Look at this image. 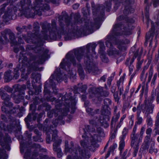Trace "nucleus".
<instances>
[{"instance_id":"27","label":"nucleus","mask_w":159,"mask_h":159,"mask_svg":"<svg viewBox=\"0 0 159 159\" xmlns=\"http://www.w3.org/2000/svg\"><path fill=\"white\" fill-rule=\"evenodd\" d=\"M77 67L78 68V72L80 77V78L81 79H83L84 77V75L83 68L81 66L80 64H77Z\"/></svg>"},{"instance_id":"58","label":"nucleus","mask_w":159,"mask_h":159,"mask_svg":"<svg viewBox=\"0 0 159 159\" xmlns=\"http://www.w3.org/2000/svg\"><path fill=\"white\" fill-rule=\"evenodd\" d=\"M114 98L116 101H118L119 100V98L117 92L114 93Z\"/></svg>"},{"instance_id":"49","label":"nucleus","mask_w":159,"mask_h":159,"mask_svg":"<svg viewBox=\"0 0 159 159\" xmlns=\"http://www.w3.org/2000/svg\"><path fill=\"white\" fill-rule=\"evenodd\" d=\"M152 2L153 7H156L158 5L159 0H152Z\"/></svg>"},{"instance_id":"24","label":"nucleus","mask_w":159,"mask_h":159,"mask_svg":"<svg viewBox=\"0 0 159 159\" xmlns=\"http://www.w3.org/2000/svg\"><path fill=\"white\" fill-rule=\"evenodd\" d=\"M142 51L141 50L140 52V55L137 58V60L138 62L137 63L136 65V71H138L140 69L142 64L143 63V60L142 59L141 60V58L140 57V55L142 54Z\"/></svg>"},{"instance_id":"33","label":"nucleus","mask_w":159,"mask_h":159,"mask_svg":"<svg viewBox=\"0 0 159 159\" xmlns=\"http://www.w3.org/2000/svg\"><path fill=\"white\" fill-rule=\"evenodd\" d=\"M128 130L129 129L128 128L125 127L123 130L122 134L120 137V139H125L126 135L128 133Z\"/></svg>"},{"instance_id":"42","label":"nucleus","mask_w":159,"mask_h":159,"mask_svg":"<svg viewBox=\"0 0 159 159\" xmlns=\"http://www.w3.org/2000/svg\"><path fill=\"white\" fill-rule=\"evenodd\" d=\"M154 125L159 126V111L156 117Z\"/></svg>"},{"instance_id":"3","label":"nucleus","mask_w":159,"mask_h":159,"mask_svg":"<svg viewBox=\"0 0 159 159\" xmlns=\"http://www.w3.org/2000/svg\"><path fill=\"white\" fill-rule=\"evenodd\" d=\"M84 130L83 139L80 141L81 147L78 145L74 146L71 141L70 143L71 147H69L68 142L65 141V152L71 154L68 156L67 159H89L91 156L89 150L97 147L100 137L104 136L103 130L101 128H98L96 131L93 127L86 125Z\"/></svg>"},{"instance_id":"22","label":"nucleus","mask_w":159,"mask_h":159,"mask_svg":"<svg viewBox=\"0 0 159 159\" xmlns=\"http://www.w3.org/2000/svg\"><path fill=\"white\" fill-rule=\"evenodd\" d=\"M130 43V41L126 39L120 41L118 43V48L121 50H125L126 48V45Z\"/></svg>"},{"instance_id":"28","label":"nucleus","mask_w":159,"mask_h":159,"mask_svg":"<svg viewBox=\"0 0 159 159\" xmlns=\"http://www.w3.org/2000/svg\"><path fill=\"white\" fill-rule=\"evenodd\" d=\"M86 111L88 114L91 116H93L97 113L99 111V109L93 110L90 107L86 108Z\"/></svg>"},{"instance_id":"16","label":"nucleus","mask_w":159,"mask_h":159,"mask_svg":"<svg viewBox=\"0 0 159 159\" xmlns=\"http://www.w3.org/2000/svg\"><path fill=\"white\" fill-rule=\"evenodd\" d=\"M146 102L145 101L143 104H141V102H139L137 106L138 111L137 112L136 119L137 121L136 122V123L139 125H141L143 122V119L142 117L140 116L141 111H142V107L144 105L147 106Z\"/></svg>"},{"instance_id":"63","label":"nucleus","mask_w":159,"mask_h":159,"mask_svg":"<svg viewBox=\"0 0 159 159\" xmlns=\"http://www.w3.org/2000/svg\"><path fill=\"white\" fill-rule=\"evenodd\" d=\"M11 139L9 136H7L6 137L4 138V140L5 142H9L11 141Z\"/></svg>"},{"instance_id":"45","label":"nucleus","mask_w":159,"mask_h":159,"mask_svg":"<svg viewBox=\"0 0 159 159\" xmlns=\"http://www.w3.org/2000/svg\"><path fill=\"white\" fill-rule=\"evenodd\" d=\"M155 18L157 19L156 24L159 25V10H157L156 11V16Z\"/></svg>"},{"instance_id":"44","label":"nucleus","mask_w":159,"mask_h":159,"mask_svg":"<svg viewBox=\"0 0 159 159\" xmlns=\"http://www.w3.org/2000/svg\"><path fill=\"white\" fill-rule=\"evenodd\" d=\"M148 128L146 130V133L147 135L151 136V134L152 132V129L151 127H147Z\"/></svg>"},{"instance_id":"1","label":"nucleus","mask_w":159,"mask_h":159,"mask_svg":"<svg viewBox=\"0 0 159 159\" xmlns=\"http://www.w3.org/2000/svg\"><path fill=\"white\" fill-rule=\"evenodd\" d=\"M42 34L38 35L40 26L38 22H35L34 24V30L35 32L30 35L28 34V37H26L24 35H23V37L27 43L32 42L36 44L34 47H32L31 46L28 45L26 48L27 52L30 50H34L36 53L39 54L37 56H30V59L28 61V58L24 56L22 53L24 50L22 47H20L22 52H20V57L19 61L20 63L22 64V66L23 67L25 65L28 66V74L25 75L22 73L21 75L22 80H25L28 77V74H29L32 70L41 71L42 68H39V65L41 64L45 61L46 59L48 56V50L47 49H42L41 46L43 45V41L47 40L50 39L56 40L60 39L61 35H64L66 34H62L60 31V26L58 29L57 28L56 21L54 20L52 21L51 27L50 24L47 22H45L42 25Z\"/></svg>"},{"instance_id":"30","label":"nucleus","mask_w":159,"mask_h":159,"mask_svg":"<svg viewBox=\"0 0 159 159\" xmlns=\"http://www.w3.org/2000/svg\"><path fill=\"white\" fill-rule=\"evenodd\" d=\"M156 93L155 92H152L151 97H150L148 99V104L147 103V101L146 100H145L144 102H145V101H146V104L147 105H148L151 104H152V102H153V101L154 99V98L156 96Z\"/></svg>"},{"instance_id":"20","label":"nucleus","mask_w":159,"mask_h":159,"mask_svg":"<svg viewBox=\"0 0 159 159\" xmlns=\"http://www.w3.org/2000/svg\"><path fill=\"white\" fill-rule=\"evenodd\" d=\"M100 49L99 50V53L100 55V57L102 61L105 63H107L108 61L107 58L106 57L104 51L105 50V47L103 43L100 44Z\"/></svg>"},{"instance_id":"31","label":"nucleus","mask_w":159,"mask_h":159,"mask_svg":"<svg viewBox=\"0 0 159 159\" xmlns=\"http://www.w3.org/2000/svg\"><path fill=\"white\" fill-rule=\"evenodd\" d=\"M107 52L109 56L114 55L116 56V55H118L119 53V51H118L116 49H113L111 50V49L108 50Z\"/></svg>"},{"instance_id":"53","label":"nucleus","mask_w":159,"mask_h":159,"mask_svg":"<svg viewBox=\"0 0 159 159\" xmlns=\"http://www.w3.org/2000/svg\"><path fill=\"white\" fill-rule=\"evenodd\" d=\"M151 137V136L149 135H146L145 137L144 142L145 143H149Z\"/></svg>"},{"instance_id":"39","label":"nucleus","mask_w":159,"mask_h":159,"mask_svg":"<svg viewBox=\"0 0 159 159\" xmlns=\"http://www.w3.org/2000/svg\"><path fill=\"white\" fill-rule=\"evenodd\" d=\"M19 69L18 67H16L14 69L13 73L14 74L13 77L15 78V79H17L18 77L19 76L20 74L19 72Z\"/></svg>"},{"instance_id":"4","label":"nucleus","mask_w":159,"mask_h":159,"mask_svg":"<svg viewBox=\"0 0 159 159\" xmlns=\"http://www.w3.org/2000/svg\"><path fill=\"white\" fill-rule=\"evenodd\" d=\"M97 46L95 43L88 44L86 47V53H84V50L82 48L74 50L68 52L60 64L61 67L62 69H66L67 66L69 68L71 64L74 66L77 64V61L80 62L83 59L84 56V68L88 72L93 71L96 69L95 64L93 61V57L97 58L94 50Z\"/></svg>"},{"instance_id":"51","label":"nucleus","mask_w":159,"mask_h":159,"mask_svg":"<svg viewBox=\"0 0 159 159\" xmlns=\"http://www.w3.org/2000/svg\"><path fill=\"white\" fill-rule=\"evenodd\" d=\"M123 80L121 78H120L119 80L117 81V85L118 87H121V86H123Z\"/></svg>"},{"instance_id":"48","label":"nucleus","mask_w":159,"mask_h":159,"mask_svg":"<svg viewBox=\"0 0 159 159\" xmlns=\"http://www.w3.org/2000/svg\"><path fill=\"white\" fill-rule=\"evenodd\" d=\"M4 90H6L8 93H11L13 91V89L8 86H6L4 87Z\"/></svg>"},{"instance_id":"55","label":"nucleus","mask_w":159,"mask_h":159,"mask_svg":"<svg viewBox=\"0 0 159 159\" xmlns=\"http://www.w3.org/2000/svg\"><path fill=\"white\" fill-rule=\"evenodd\" d=\"M87 88V86L86 85H82L81 88H80V91L82 92H84L86 90Z\"/></svg>"},{"instance_id":"50","label":"nucleus","mask_w":159,"mask_h":159,"mask_svg":"<svg viewBox=\"0 0 159 159\" xmlns=\"http://www.w3.org/2000/svg\"><path fill=\"white\" fill-rule=\"evenodd\" d=\"M154 131L156 135H159V126L154 125Z\"/></svg>"},{"instance_id":"14","label":"nucleus","mask_w":159,"mask_h":159,"mask_svg":"<svg viewBox=\"0 0 159 159\" xmlns=\"http://www.w3.org/2000/svg\"><path fill=\"white\" fill-rule=\"evenodd\" d=\"M90 95L89 97L92 98L97 96V94H100L102 96L107 97L109 94V92L107 91H103V88L102 87L98 88L93 87L89 89Z\"/></svg>"},{"instance_id":"46","label":"nucleus","mask_w":159,"mask_h":159,"mask_svg":"<svg viewBox=\"0 0 159 159\" xmlns=\"http://www.w3.org/2000/svg\"><path fill=\"white\" fill-rule=\"evenodd\" d=\"M104 103L105 105L108 106L111 104V101L110 99L106 98L104 99Z\"/></svg>"},{"instance_id":"41","label":"nucleus","mask_w":159,"mask_h":159,"mask_svg":"<svg viewBox=\"0 0 159 159\" xmlns=\"http://www.w3.org/2000/svg\"><path fill=\"white\" fill-rule=\"evenodd\" d=\"M145 73L143 74V72H142V73L140 76V78L141 81L145 82L146 80L148 73H147L145 75H144Z\"/></svg>"},{"instance_id":"12","label":"nucleus","mask_w":159,"mask_h":159,"mask_svg":"<svg viewBox=\"0 0 159 159\" xmlns=\"http://www.w3.org/2000/svg\"><path fill=\"white\" fill-rule=\"evenodd\" d=\"M140 135L138 133H131L130 134V139L131 141V146L133 148L134 152L133 156L135 157L138 151L139 143L138 139L139 138Z\"/></svg>"},{"instance_id":"25","label":"nucleus","mask_w":159,"mask_h":159,"mask_svg":"<svg viewBox=\"0 0 159 159\" xmlns=\"http://www.w3.org/2000/svg\"><path fill=\"white\" fill-rule=\"evenodd\" d=\"M11 71L9 70L6 71L5 74L4 78L7 82H8L11 81L13 78V76L11 75Z\"/></svg>"},{"instance_id":"23","label":"nucleus","mask_w":159,"mask_h":159,"mask_svg":"<svg viewBox=\"0 0 159 159\" xmlns=\"http://www.w3.org/2000/svg\"><path fill=\"white\" fill-rule=\"evenodd\" d=\"M120 116V113L119 112L116 113L114 116H113L111 119V126L112 128L113 127L114 125H115L116 122L119 119Z\"/></svg>"},{"instance_id":"15","label":"nucleus","mask_w":159,"mask_h":159,"mask_svg":"<svg viewBox=\"0 0 159 159\" xmlns=\"http://www.w3.org/2000/svg\"><path fill=\"white\" fill-rule=\"evenodd\" d=\"M104 107H103L101 110V113L103 115H104L103 120L101 121L100 122L104 128H107L109 126V124L108 122L110 120L109 115L111 114L110 112L108 110H104Z\"/></svg>"},{"instance_id":"57","label":"nucleus","mask_w":159,"mask_h":159,"mask_svg":"<svg viewBox=\"0 0 159 159\" xmlns=\"http://www.w3.org/2000/svg\"><path fill=\"white\" fill-rule=\"evenodd\" d=\"M118 89L120 92L119 94L121 95L122 94L124 91L123 86H121V87L119 86V87H118Z\"/></svg>"},{"instance_id":"19","label":"nucleus","mask_w":159,"mask_h":159,"mask_svg":"<svg viewBox=\"0 0 159 159\" xmlns=\"http://www.w3.org/2000/svg\"><path fill=\"white\" fill-rule=\"evenodd\" d=\"M8 105V107H7L6 106H3L2 107V111L6 114L7 113H14L18 111V110L20 106L17 105V107H12V104L11 106Z\"/></svg>"},{"instance_id":"5","label":"nucleus","mask_w":159,"mask_h":159,"mask_svg":"<svg viewBox=\"0 0 159 159\" xmlns=\"http://www.w3.org/2000/svg\"><path fill=\"white\" fill-rule=\"evenodd\" d=\"M30 0H20L17 5V7L8 9L3 16L4 20L7 21L12 19V16L16 14L17 8L22 14L27 18L33 17L35 15L40 16L43 11H48L50 9L49 6L44 3L42 0H35L33 2V6L31 5Z\"/></svg>"},{"instance_id":"64","label":"nucleus","mask_w":159,"mask_h":159,"mask_svg":"<svg viewBox=\"0 0 159 159\" xmlns=\"http://www.w3.org/2000/svg\"><path fill=\"white\" fill-rule=\"evenodd\" d=\"M58 120L56 119L54 120L53 122V125H54V127H56L58 124Z\"/></svg>"},{"instance_id":"17","label":"nucleus","mask_w":159,"mask_h":159,"mask_svg":"<svg viewBox=\"0 0 159 159\" xmlns=\"http://www.w3.org/2000/svg\"><path fill=\"white\" fill-rule=\"evenodd\" d=\"M4 90L3 88L2 87L0 89V95H1L2 99L4 101L3 103L4 104L5 106L8 107V105H9L10 106H11L12 103L10 102V97L9 95L7 93H4Z\"/></svg>"},{"instance_id":"11","label":"nucleus","mask_w":159,"mask_h":159,"mask_svg":"<svg viewBox=\"0 0 159 159\" xmlns=\"http://www.w3.org/2000/svg\"><path fill=\"white\" fill-rule=\"evenodd\" d=\"M13 87L14 88L15 93H18L17 94L18 95L14 96L13 99L16 103H18L23 98L22 95L24 94V90L26 89V86L25 85L16 84L13 86Z\"/></svg>"},{"instance_id":"8","label":"nucleus","mask_w":159,"mask_h":159,"mask_svg":"<svg viewBox=\"0 0 159 159\" xmlns=\"http://www.w3.org/2000/svg\"><path fill=\"white\" fill-rule=\"evenodd\" d=\"M57 130L54 129L53 127L51 128L46 133V142L47 143H50L52 141L54 142L52 148L53 151L56 152L61 150L60 146L62 143V139H57Z\"/></svg>"},{"instance_id":"61","label":"nucleus","mask_w":159,"mask_h":159,"mask_svg":"<svg viewBox=\"0 0 159 159\" xmlns=\"http://www.w3.org/2000/svg\"><path fill=\"white\" fill-rule=\"evenodd\" d=\"M56 152L57 153V156L58 158H60L63 155V154L61 150L59 152Z\"/></svg>"},{"instance_id":"9","label":"nucleus","mask_w":159,"mask_h":159,"mask_svg":"<svg viewBox=\"0 0 159 159\" xmlns=\"http://www.w3.org/2000/svg\"><path fill=\"white\" fill-rule=\"evenodd\" d=\"M1 36L0 35V42L4 43L9 42L7 35H9V39L11 41V46L17 45V42H16L15 34L9 29H6L1 32Z\"/></svg>"},{"instance_id":"21","label":"nucleus","mask_w":159,"mask_h":159,"mask_svg":"<svg viewBox=\"0 0 159 159\" xmlns=\"http://www.w3.org/2000/svg\"><path fill=\"white\" fill-rule=\"evenodd\" d=\"M144 3L146 4V7L145 9V18L147 20L146 23L147 25V28L149 26V4L148 3V0H144Z\"/></svg>"},{"instance_id":"37","label":"nucleus","mask_w":159,"mask_h":159,"mask_svg":"<svg viewBox=\"0 0 159 159\" xmlns=\"http://www.w3.org/2000/svg\"><path fill=\"white\" fill-rule=\"evenodd\" d=\"M157 152V150L155 148L154 143H152L149 150V152L152 154L154 152L155 154H156Z\"/></svg>"},{"instance_id":"38","label":"nucleus","mask_w":159,"mask_h":159,"mask_svg":"<svg viewBox=\"0 0 159 159\" xmlns=\"http://www.w3.org/2000/svg\"><path fill=\"white\" fill-rule=\"evenodd\" d=\"M150 146L149 143H145L143 142L142 145V148L145 152L147 151Z\"/></svg>"},{"instance_id":"32","label":"nucleus","mask_w":159,"mask_h":159,"mask_svg":"<svg viewBox=\"0 0 159 159\" xmlns=\"http://www.w3.org/2000/svg\"><path fill=\"white\" fill-rule=\"evenodd\" d=\"M120 142L119 146V149L120 151V154H121L122 153V151L125 146V139H120Z\"/></svg>"},{"instance_id":"7","label":"nucleus","mask_w":159,"mask_h":159,"mask_svg":"<svg viewBox=\"0 0 159 159\" xmlns=\"http://www.w3.org/2000/svg\"><path fill=\"white\" fill-rule=\"evenodd\" d=\"M125 17L124 16H120L116 19V23L113 25V29L111 33V37L112 38L116 36H118L122 34L126 35H129L132 34L131 30L133 29L132 27L130 28V26L128 27L129 28H126V27H123V33L120 34V31L123 27L122 25V20H123Z\"/></svg>"},{"instance_id":"43","label":"nucleus","mask_w":159,"mask_h":159,"mask_svg":"<svg viewBox=\"0 0 159 159\" xmlns=\"http://www.w3.org/2000/svg\"><path fill=\"white\" fill-rule=\"evenodd\" d=\"M59 0H44L45 1L49 3L51 2L57 5H58L59 4Z\"/></svg>"},{"instance_id":"34","label":"nucleus","mask_w":159,"mask_h":159,"mask_svg":"<svg viewBox=\"0 0 159 159\" xmlns=\"http://www.w3.org/2000/svg\"><path fill=\"white\" fill-rule=\"evenodd\" d=\"M145 128L144 126H142L141 128L140 133L139 134L140 135L139 138L138 139L139 143H141L143 137V135L145 131Z\"/></svg>"},{"instance_id":"59","label":"nucleus","mask_w":159,"mask_h":159,"mask_svg":"<svg viewBox=\"0 0 159 159\" xmlns=\"http://www.w3.org/2000/svg\"><path fill=\"white\" fill-rule=\"evenodd\" d=\"M106 46L110 48H111L112 47L111 43L110 42L109 40H107L106 42Z\"/></svg>"},{"instance_id":"29","label":"nucleus","mask_w":159,"mask_h":159,"mask_svg":"<svg viewBox=\"0 0 159 159\" xmlns=\"http://www.w3.org/2000/svg\"><path fill=\"white\" fill-rule=\"evenodd\" d=\"M10 124L11 125L9 126V127L8 126V129L9 131H11V130H13L14 128L15 127L16 124V120L15 118H12L10 120Z\"/></svg>"},{"instance_id":"47","label":"nucleus","mask_w":159,"mask_h":159,"mask_svg":"<svg viewBox=\"0 0 159 159\" xmlns=\"http://www.w3.org/2000/svg\"><path fill=\"white\" fill-rule=\"evenodd\" d=\"M117 145L116 144L114 143L113 145L110 147L108 150V152H111L114 151V150L117 148Z\"/></svg>"},{"instance_id":"52","label":"nucleus","mask_w":159,"mask_h":159,"mask_svg":"<svg viewBox=\"0 0 159 159\" xmlns=\"http://www.w3.org/2000/svg\"><path fill=\"white\" fill-rule=\"evenodd\" d=\"M26 26H23L22 28L20 27H17L16 28V30L20 33L22 32L24 29H25Z\"/></svg>"},{"instance_id":"2","label":"nucleus","mask_w":159,"mask_h":159,"mask_svg":"<svg viewBox=\"0 0 159 159\" xmlns=\"http://www.w3.org/2000/svg\"><path fill=\"white\" fill-rule=\"evenodd\" d=\"M111 1H113L115 3L114 8L116 10L118 7L122 4L125 7L123 11L124 15H126L133 12L134 9L131 7V0H108L106 1L104 4L106 7L103 5L98 6L96 8L92 7L94 20V23L90 22L89 20H85L84 22L82 23L80 16L79 13H75L74 16V20L68 16L65 11L62 12L61 15L59 17V22L60 26V31L62 34H70L74 36H79L85 34L93 27L101 19L104 15L105 9L107 12H109L111 8ZM89 9L83 8L82 10V13L84 17L89 18Z\"/></svg>"},{"instance_id":"40","label":"nucleus","mask_w":159,"mask_h":159,"mask_svg":"<svg viewBox=\"0 0 159 159\" xmlns=\"http://www.w3.org/2000/svg\"><path fill=\"white\" fill-rule=\"evenodd\" d=\"M34 147L38 149L40 151L43 152H46L47 149L45 148H42L40 146V145L38 144H34Z\"/></svg>"},{"instance_id":"13","label":"nucleus","mask_w":159,"mask_h":159,"mask_svg":"<svg viewBox=\"0 0 159 159\" xmlns=\"http://www.w3.org/2000/svg\"><path fill=\"white\" fill-rule=\"evenodd\" d=\"M33 148H28L25 153V157L29 159H56L54 157H48L46 155L43 156H39L38 153L37 152H32L34 150Z\"/></svg>"},{"instance_id":"6","label":"nucleus","mask_w":159,"mask_h":159,"mask_svg":"<svg viewBox=\"0 0 159 159\" xmlns=\"http://www.w3.org/2000/svg\"><path fill=\"white\" fill-rule=\"evenodd\" d=\"M76 103L75 100L72 101L70 100L66 99L64 100V105L57 104L55 109L48 112V115L50 118L52 117L53 115L55 117L59 115V118L61 119L63 116L67 115V113L69 111L70 108H75Z\"/></svg>"},{"instance_id":"35","label":"nucleus","mask_w":159,"mask_h":159,"mask_svg":"<svg viewBox=\"0 0 159 159\" xmlns=\"http://www.w3.org/2000/svg\"><path fill=\"white\" fill-rule=\"evenodd\" d=\"M32 116L33 117V120H36L37 117V114H35V115H31V114H29L27 117L25 118V120L26 122H27L28 121H30L31 120V118Z\"/></svg>"},{"instance_id":"36","label":"nucleus","mask_w":159,"mask_h":159,"mask_svg":"<svg viewBox=\"0 0 159 159\" xmlns=\"http://www.w3.org/2000/svg\"><path fill=\"white\" fill-rule=\"evenodd\" d=\"M153 74V70L152 67L150 66L149 68L148 76V82H150L151 80Z\"/></svg>"},{"instance_id":"56","label":"nucleus","mask_w":159,"mask_h":159,"mask_svg":"<svg viewBox=\"0 0 159 159\" xmlns=\"http://www.w3.org/2000/svg\"><path fill=\"white\" fill-rule=\"evenodd\" d=\"M107 76L106 75H104L102 76L100 79L98 80L99 81L105 82Z\"/></svg>"},{"instance_id":"18","label":"nucleus","mask_w":159,"mask_h":159,"mask_svg":"<svg viewBox=\"0 0 159 159\" xmlns=\"http://www.w3.org/2000/svg\"><path fill=\"white\" fill-rule=\"evenodd\" d=\"M154 23L152 21H151V28L148 33H147L146 36V42L147 43L149 39H150L149 45L152 44V40L154 35L155 27Z\"/></svg>"},{"instance_id":"26","label":"nucleus","mask_w":159,"mask_h":159,"mask_svg":"<svg viewBox=\"0 0 159 159\" xmlns=\"http://www.w3.org/2000/svg\"><path fill=\"white\" fill-rule=\"evenodd\" d=\"M122 124L123 123L119 122L117 123L116 128L115 127V125H114L113 128H112L111 127L112 135L113 137L114 136H114L117 133L118 129L120 128V127L121 126Z\"/></svg>"},{"instance_id":"10","label":"nucleus","mask_w":159,"mask_h":159,"mask_svg":"<svg viewBox=\"0 0 159 159\" xmlns=\"http://www.w3.org/2000/svg\"><path fill=\"white\" fill-rule=\"evenodd\" d=\"M154 107V104H151L148 105H144L142 107V112L145 114L144 116L146 118L147 127H152L153 126V120L151 116L149 115L153 113Z\"/></svg>"},{"instance_id":"60","label":"nucleus","mask_w":159,"mask_h":159,"mask_svg":"<svg viewBox=\"0 0 159 159\" xmlns=\"http://www.w3.org/2000/svg\"><path fill=\"white\" fill-rule=\"evenodd\" d=\"M98 120L96 117V118L94 120H90L89 123L90 124H91L93 125H94L96 124L97 120Z\"/></svg>"},{"instance_id":"54","label":"nucleus","mask_w":159,"mask_h":159,"mask_svg":"<svg viewBox=\"0 0 159 159\" xmlns=\"http://www.w3.org/2000/svg\"><path fill=\"white\" fill-rule=\"evenodd\" d=\"M157 76V73H156L154 74L151 82L152 84H155Z\"/></svg>"},{"instance_id":"62","label":"nucleus","mask_w":159,"mask_h":159,"mask_svg":"<svg viewBox=\"0 0 159 159\" xmlns=\"http://www.w3.org/2000/svg\"><path fill=\"white\" fill-rule=\"evenodd\" d=\"M129 74H132L134 68V66L133 65H129Z\"/></svg>"}]
</instances>
